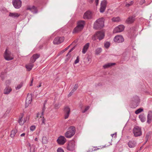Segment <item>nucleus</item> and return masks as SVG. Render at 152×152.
Wrapping results in <instances>:
<instances>
[{
  "mask_svg": "<svg viewBox=\"0 0 152 152\" xmlns=\"http://www.w3.org/2000/svg\"><path fill=\"white\" fill-rule=\"evenodd\" d=\"M104 18H102L98 19L94 22V28L96 29H101L104 26Z\"/></svg>",
  "mask_w": 152,
  "mask_h": 152,
  "instance_id": "1",
  "label": "nucleus"
},
{
  "mask_svg": "<svg viewBox=\"0 0 152 152\" xmlns=\"http://www.w3.org/2000/svg\"><path fill=\"white\" fill-rule=\"evenodd\" d=\"M140 102V99L138 96H135L132 98L130 105V107L135 108L137 107Z\"/></svg>",
  "mask_w": 152,
  "mask_h": 152,
  "instance_id": "2",
  "label": "nucleus"
},
{
  "mask_svg": "<svg viewBox=\"0 0 152 152\" xmlns=\"http://www.w3.org/2000/svg\"><path fill=\"white\" fill-rule=\"evenodd\" d=\"M75 132V128L74 126L69 127L67 131L65 133V136L67 138H70L73 136Z\"/></svg>",
  "mask_w": 152,
  "mask_h": 152,
  "instance_id": "3",
  "label": "nucleus"
},
{
  "mask_svg": "<svg viewBox=\"0 0 152 152\" xmlns=\"http://www.w3.org/2000/svg\"><path fill=\"white\" fill-rule=\"evenodd\" d=\"M4 56L5 59L7 61H10L13 59V54L7 49L4 52Z\"/></svg>",
  "mask_w": 152,
  "mask_h": 152,
  "instance_id": "4",
  "label": "nucleus"
},
{
  "mask_svg": "<svg viewBox=\"0 0 152 152\" xmlns=\"http://www.w3.org/2000/svg\"><path fill=\"white\" fill-rule=\"evenodd\" d=\"M75 141H70L67 145L66 149L68 151H73L75 149Z\"/></svg>",
  "mask_w": 152,
  "mask_h": 152,
  "instance_id": "5",
  "label": "nucleus"
},
{
  "mask_svg": "<svg viewBox=\"0 0 152 152\" xmlns=\"http://www.w3.org/2000/svg\"><path fill=\"white\" fill-rule=\"evenodd\" d=\"M133 132L134 136L136 137L140 136L142 134L141 129L138 126H136L134 127Z\"/></svg>",
  "mask_w": 152,
  "mask_h": 152,
  "instance_id": "6",
  "label": "nucleus"
},
{
  "mask_svg": "<svg viewBox=\"0 0 152 152\" xmlns=\"http://www.w3.org/2000/svg\"><path fill=\"white\" fill-rule=\"evenodd\" d=\"M12 4L16 9H19L21 6L22 1L20 0H12Z\"/></svg>",
  "mask_w": 152,
  "mask_h": 152,
  "instance_id": "7",
  "label": "nucleus"
},
{
  "mask_svg": "<svg viewBox=\"0 0 152 152\" xmlns=\"http://www.w3.org/2000/svg\"><path fill=\"white\" fill-rule=\"evenodd\" d=\"M66 139L63 136H60L57 140V142L60 145H63L66 142Z\"/></svg>",
  "mask_w": 152,
  "mask_h": 152,
  "instance_id": "8",
  "label": "nucleus"
},
{
  "mask_svg": "<svg viewBox=\"0 0 152 152\" xmlns=\"http://www.w3.org/2000/svg\"><path fill=\"white\" fill-rule=\"evenodd\" d=\"M107 4V2L106 0H104L101 1L100 4V12L101 13L103 12L105 10Z\"/></svg>",
  "mask_w": 152,
  "mask_h": 152,
  "instance_id": "9",
  "label": "nucleus"
},
{
  "mask_svg": "<svg viewBox=\"0 0 152 152\" xmlns=\"http://www.w3.org/2000/svg\"><path fill=\"white\" fill-rule=\"evenodd\" d=\"M107 4V2L106 0H104L101 1L100 4V12L101 13L103 12L105 10Z\"/></svg>",
  "mask_w": 152,
  "mask_h": 152,
  "instance_id": "10",
  "label": "nucleus"
},
{
  "mask_svg": "<svg viewBox=\"0 0 152 152\" xmlns=\"http://www.w3.org/2000/svg\"><path fill=\"white\" fill-rule=\"evenodd\" d=\"M64 38L63 37H57L55 38L53 41V43L55 45H58L63 42Z\"/></svg>",
  "mask_w": 152,
  "mask_h": 152,
  "instance_id": "11",
  "label": "nucleus"
},
{
  "mask_svg": "<svg viewBox=\"0 0 152 152\" xmlns=\"http://www.w3.org/2000/svg\"><path fill=\"white\" fill-rule=\"evenodd\" d=\"M32 100V94H27V98L26 100V104L25 107H27L29 104H30Z\"/></svg>",
  "mask_w": 152,
  "mask_h": 152,
  "instance_id": "12",
  "label": "nucleus"
},
{
  "mask_svg": "<svg viewBox=\"0 0 152 152\" xmlns=\"http://www.w3.org/2000/svg\"><path fill=\"white\" fill-rule=\"evenodd\" d=\"M124 25H119L114 29L113 31V33H117L121 32L124 30Z\"/></svg>",
  "mask_w": 152,
  "mask_h": 152,
  "instance_id": "13",
  "label": "nucleus"
},
{
  "mask_svg": "<svg viewBox=\"0 0 152 152\" xmlns=\"http://www.w3.org/2000/svg\"><path fill=\"white\" fill-rule=\"evenodd\" d=\"M64 118L66 119L68 118L70 114V109L67 106L65 107L64 109Z\"/></svg>",
  "mask_w": 152,
  "mask_h": 152,
  "instance_id": "14",
  "label": "nucleus"
},
{
  "mask_svg": "<svg viewBox=\"0 0 152 152\" xmlns=\"http://www.w3.org/2000/svg\"><path fill=\"white\" fill-rule=\"evenodd\" d=\"M114 41L118 43L122 42L124 41L123 37L121 35H118L115 37L113 39Z\"/></svg>",
  "mask_w": 152,
  "mask_h": 152,
  "instance_id": "15",
  "label": "nucleus"
},
{
  "mask_svg": "<svg viewBox=\"0 0 152 152\" xmlns=\"http://www.w3.org/2000/svg\"><path fill=\"white\" fill-rule=\"evenodd\" d=\"M92 13L90 11L86 12L83 16V18L84 19H90L92 18Z\"/></svg>",
  "mask_w": 152,
  "mask_h": 152,
  "instance_id": "16",
  "label": "nucleus"
},
{
  "mask_svg": "<svg viewBox=\"0 0 152 152\" xmlns=\"http://www.w3.org/2000/svg\"><path fill=\"white\" fill-rule=\"evenodd\" d=\"M97 39H98L99 40H101L104 39V32L102 31H98L96 33Z\"/></svg>",
  "mask_w": 152,
  "mask_h": 152,
  "instance_id": "17",
  "label": "nucleus"
},
{
  "mask_svg": "<svg viewBox=\"0 0 152 152\" xmlns=\"http://www.w3.org/2000/svg\"><path fill=\"white\" fill-rule=\"evenodd\" d=\"M135 16H130L126 20L125 22L128 24L133 23L135 20Z\"/></svg>",
  "mask_w": 152,
  "mask_h": 152,
  "instance_id": "18",
  "label": "nucleus"
},
{
  "mask_svg": "<svg viewBox=\"0 0 152 152\" xmlns=\"http://www.w3.org/2000/svg\"><path fill=\"white\" fill-rule=\"evenodd\" d=\"M127 145L130 148H134L136 146L137 143L134 140H131L127 142Z\"/></svg>",
  "mask_w": 152,
  "mask_h": 152,
  "instance_id": "19",
  "label": "nucleus"
},
{
  "mask_svg": "<svg viewBox=\"0 0 152 152\" xmlns=\"http://www.w3.org/2000/svg\"><path fill=\"white\" fill-rule=\"evenodd\" d=\"M152 121V111H149L147 115V122L150 124Z\"/></svg>",
  "mask_w": 152,
  "mask_h": 152,
  "instance_id": "20",
  "label": "nucleus"
},
{
  "mask_svg": "<svg viewBox=\"0 0 152 152\" xmlns=\"http://www.w3.org/2000/svg\"><path fill=\"white\" fill-rule=\"evenodd\" d=\"M40 55L39 54H34L31 58L30 61L32 63L34 62L36 60L40 57Z\"/></svg>",
  "mask_w": 152,
  "mask_h": 152,
  "instance_id": "21",
  "label": "nucleus"
},
{
  "mask_svg": "<svg viewBox=\"0 0 152 152\" xmlns=\"http://www.w3.org/2000/svg\"><path fill=\"white\" fill-rule=\"evenodd\" d=\"M77 26L78 27L83 29L85 24V22L84 20H79L77 22Z\"/></svg>",
  "mask_w": 152,
  "mask_h": 152,
  "instance_id": "22",
  "label": "nucleus"
},
{
  "mask_svg": "<svg viewBox=\"0 0 152 152\" xmlns=\"http://www.w3.org/2000/svg\"><path fill=\"white\" fill-rule=\"evenodd\" d=\"M12 89L10 87L6 86L4 90V94H8L12 91Z\"/></svg>",
  "mask_w": 152,
  "mask_h": 152,
  "instance_id": "23",
  "label": "nucleus"
},
{
  "mask_svg": "<svg viewBox=\"0 0 152 152\" xmlns=\"http://www.w3.org/2000/svg\"><path fill=\"white\" fill-rule=\"evenodd\" d=\"M89 43H87L84 46L82 50V52L83 54H85L86 53L89 48Z\"/></svg>",
  "mask_w": 152,
  "mask_h": 152,
  "instance_id": "24",
  "label": "nucleus"
},
{
  "mask_svg": "<svg viewBox=\"0 0 152 152\" xmlns=\"http://www.w3.org/2000/svg\"><path fill=\"white\" fill-rule=\"evenodd\" d=\"M33 63L30 61V62L29 64L26 65V68L28 71H30L33 67L34 66Z\"/></svg>",
  "mask_w": 152,
  "mask_h": 152,
  "instance_id": "25",
  "label": "nucleus"
},
{
  "mask_svg": "<svg viewBox=\"0 0 152 152\" xmlns=\"http://www.w3.org/2000/svg\"><path fill=\"white\" fill-rule=\"evenodd\" d=\"M27 9L31 11L32 12L34 13H36L37 12V10L36 7L34 6H33L31 7L28 8Z\"/></svg>",
  "mask_w": 152,
  "mask_h": 152,
  "instance_id": "26",
  "label": "nucleus"
},
{
  "mask_svg": "<svg viewBox=\"0 0 152 152\" xmlns=\"http://www.w3.org/2000/svg\"><path fill=\"white\" fill-rule=\"evenodd\" d=\"M20 15L16 13H11L10 12L9 14V16L12 17L13 18H17Z\"/></svg>",
  "mask_w": 152,
  "mask_h": 152,
  "instance_id": "27",
  "label": "nucleus"
},
{
  "mask_svg": "<svg viewBox=\"0 0 152 152\" xmlns=\"http://www.w3.org/2000/svg\"><path fill=\"white\" fill-rule=\"evenodd\" d=\"M83 29L79 27H78V26H77L74 29L73 31V33H78L81 31Z\"/></svg>",
  "mask_w": 152,
  "mask_h": 152,
  "instance_id": "28",
  "label": "nucleus"
},
{
  "mask_svg": "<svg viewBox=\"0 0 152 152\" xmlns=\"http://www.w3.org/2000/svg\"><path fill=\"white\" fill-rule=\"evenodd\" d=\"M115 64V63H108L104 65L103 67L105 69L114 65Z\"/></svg>",
  "mask_w": 152,
  "mask_h": 152,
  "instance_id": "29",
  "label": "nucleus"
},
{
  "mask_svg": "<svg viewBox=\"0 0 152 152\" xmlns=\"http://www.w3.org/2000/svg\"><path fill=\"white\" fill-rule=\"evenodd\" d=\"M139 117L142 122H143L145 121L146 118L144 114H140L139 115Z\"/></svg>",
  "mask_w": 152,
  "mask_h": 152,
  "instance_id": "30",
  "label": "nucleus"
},
{
  "mask_svg": "<svg viewBox=\"0 0 152 152\" xmlns=\"http://www.w3.org/2000/svg\"><path fill=\"white\" fill-rule=\"evenodd\" d=\"M42 143L43 144H46L48 143V141L47 137L45 136H43L42 138Z\"/></svg>",
  "mask_w": 152,
  "mask_h": 152,
  "instance_id": "31",
  "label": "nucleus"
},
{
  "mask_svg": "<svg viewBox=\"0 0 152 152\" xmlns=\"http://www.w3.org/2000/svg\"><path fill=\"white\" fill-rule=\"evenodd\" d=\"M17 130L16 129H15L12 130L10 136L11 137H14L15 136V134L17 132Z\"/></svg>",
  "mask_w": 152,
  "mask_h": 152,
  "instance_id": "32",
  "label": "nucleus"
},
{
  "mask_svg": "<svg viewBox=\"0 0 152 152\" xmlns=\"http://www.w3.org/2000/svg\"><path fill=\"white\" fill-rule=\"evenodd\" d=\"M102 51V49L101 48H97L95 51V54L97 55H99Z\"/></svg>",
  "mask_w": 152,
  "mask_h": 152,
  "instance_id": "33",
  "label": "nucleus"
},
{
  "mask_svg": "<svg viewBox=\"0 0 152 152\" xmlns=\"http://www.w3.org/2000/svg\"><path fill=\"white\" fill-rule=\"evenodd\" d=\"M78 84H76L74 87L72 89V90L71 91V93H73L78 88Z\"/></svg>",
  "mask_w": 152,
  "mask_h": 152,
  "instance_id": "34",
  "label": "nucleus"
},
{
  "mask_svg": "<svg viewBox=\"0 0 152 152\" xmlns=\"http://www.w3.org/2000/svg\"><path fill=\"white\" fill-rule=\"evenodd\" d=\"M112 20L114 22H118L120 20V18L118 17H113L112 19Z\"/></svg>",
  "mask_w": 152,
  "mask_h": 152,
  "instance_id": "35",
  "label": "nucleus"
},
{
  "mask_svg": "<svg viewBox=\"0 0 152 152\" xmlns=\"http://www.w3.org/2000/svg\"><path fill=\"white\" fill-rule=\"evenodd\" d=\"M11 79L7 80L5 82V84L6 86H9L11 84Z\"/></svg>",
  "mask_w": 152,
  "mask_h": 152,
  "instance_id": "36",
  "label": "nucleus"
},
{
  "mask_svg": "<svg viewBox=\"0 0 152 152\" xmlns=\"http://www.w3.org/2000/svg\"><path fill=\"white\" fill-rule=\"evenodd\" d=\"M47 102V101L45 100L43 104V107L42 108V112L41 113L42 115H44V113L45 110V104Z\"/></svg>",
  "mask_w": 152,
  "mask_h": 152,
  "instance_id": "37",
  "label": "nucleus"
},
{
  "mask_svg": "<svg viewBox=\"0 0 152 152\" xmlns=\"http://www.w3.org/2000/svg\"><path fill=\"white\" fill-rule=\"evenodd\" d=\"M22 118L23 116H22L20 118L19 120L18 121V122L21 125H23L24 123V121H23Z\"/></svg>",
  "mask_w": 152,
  "mask_h": 152,
  "instance_id": "38",
  "label": "nucleus"
},
{
  "mask_svg": "<svg viewBox=\"0 0 152 152\" xmlns=\"http://www.w3.org/2000/svg\"><path fill=\"white\" fill-rule=\"evenodd\" d=\"M143 109L142 108H140L137 110L135 112V113L136 114H138L141 112L143 111Z\"/></svg>",
  "mask_w": 152,
  "mask_h": 152,
  "instance_id": "39",
  "label": "nucleus"
},
{
  "mask_svg": "<svg viewBox=\"0 0 152 152\" xmlns=\"http://www.w3.org/2000/svg\"><path fill=\"white\" fill-rule=\"evenodd\" d=\"M110 45V43L109 42H106L104 43V46L106 48H108Z\"/></svg>",
  "mask_w": 152,
  "mask_h": 152,
  "instance_id": "40",
  "label": "nucleus"
},
{
  "mask_svg": "<svg viewBox=\"0 0 152 152\" xmlns=\"http://www.w3.org/2000/svg\"><path fill=\"white\" fill-rule=\"evenodd\" d=\"M22 86V84L21 83L20 84L17 85V86L15 87V89L16 90H18L20 89Z\"/></svg>",
  "mask_w": 152,
  "mask_h": 152,
  "instance_id": "41",
  "label": "nucleus"
},
{
  "mask_svg": "<svg viewBox=\"0 0 152 152\" xmlns=\"http://www.w3.org/2000/svg\"><path fill=\"white\" fill-rule=\"evenodd\" d=\"M97 38V36L96 35V33H95L92 36V39L93 41H95L96 40Z\"/></svg>",
  "mask_w": 152,
  "mask_h": 152,
  "instance_id": "42",
  "label": "nucleus"
},
{
  "mask_svg": "<svg viewBox=\"0 0 152 152\" xmlns=\"http://www.w3.org/2000/svg\"><path fill=\"white\" fill-rule=\"evenodd\" d=\"M133 1H132L130 2L129 3L126 4V6L127 7H129L130 6L132 5L133 3Z\"/></svg>",
  "mask_w": 152,
  "mask_h": 152,
  "instance_id": "43",
  "label": "nucleus"
},
{
  "mask_svg": "<svg viewBox=\"0 0 152 152\" xmlns=\"http://www.w3.org/2000/svg\"><path fill=\"white\" fill-rule=\"evenodd\" d=\"M4 72H1V74L0 77L1 79V80H4Z\"/></svg>",
  "mask_w": 152,
  "mask_h": 152,
  "instance_id": "44",
  "label": "nucleus"
},
{
  "mask_svg": "<svg viewBox=\"0 0 152 152\" xmlns=\"http://www.w3.org/2000/svg\"><path fill=\"white\" fill-rule=\"evenodd\" d=\"M57 152H64L63 149L61 148H58L57 150Z\"/></svg>",
  "mask_w": 152,
  "mask_h": 152,
  "instance_id": "45",
  "label": "nucleus"
},
{
  "mask_svg": "<svg viewBox=\"0 0 152 152\" xmlns=\"http://www.w3.org/2000/svg\"><path fill=\"white\" fill-rule=\"evenodd\" d=\"M89 108V106H87L86 107L85 110H83L82 111V113H84L85 112H86V111H87Z\"/></svg>",
  "mask_w": 152,
  "mask_h": 152,
  "instance_id": "46",
  "label": "nucleus"
},
{
  "mask_svg": "<svg viewBox=\"0 0 152 152\" xmlns=\"http://www.w3.org/2000/svg\"><path fill=\"white\" fill-rule=\"evenodd\" d=\"M60 105H61V104L60 103H57V104H55V108L56 109H58L60 107Z\"/></svg>",
  "mask_w": 152,
  "mask_h": 152,
  "instance_id": "47",
  "label": "nucleus"
},
{
  "mask_svg": "<svg viewBox=\"0 0 152 152\" xmlns=\"http://www.w3.org/2000/svg\"><path fill=\"white\" fill-rule=\"evenodd\" d=\"M35 129V126L34 125L31 126L30 127V129L31 131H34Z\"/></svg>",
  "mask_w": 152,
  "mask_h": 152,
  "instance_id": "48",
  "label": "nucleus"
},
{
  "mask_svg": "<svg viewBox=\"0 0 152 152\" xmlns=\"http://www.w3.org/2000/svg\"><path fill=\"white\" fill-rule=\"evenodd\" d=\"M79 61V56H77V57L76 60H75V64H76L78 63Z\"/></svg>",
  "mask_w": 152,
  "mask_h": 152,
  "instance_id": "49",
  "label": "nucleus"
},
{
  "mask_svg": "<svg viewBox=\"0 0 152 152\" xmlns=\"http://www.w3.org/2000/svg\"><path fill=\"white\" fill-rule=\"evenodd\" d=\"M145 0H141L140 3V4L142 5L145 2Z\"/></svg>",
  "mask_w": 152,
  "mask_h": 152,
  "instance_id": "50",
  "label": "nucleus"
},
{
  "mask_svg": "<svg viewBox=\"0 0 152 152\" xmlns=\"http://www.w3.org/2000/svg\"><path fill=\"white\" fill-rule=\"evenodd\" d=\"M43 119L42 120V123L43 124H45V119L44 118V117H43Z\"/></svg>",
  "mask_w": 152,
  "mask_h": 152,
  "instance_id": "51",
  "label": "nucleus"
},
{
  "mask_svg": "<svg viewBox=\"0 0 152 152\" xmlns=\"http://www.w3.org/2000/svg\"><path fill=\"white\" fill-rule=\"evenodd\" d=\"M111 135L112 137H113V136H114V137H116V133H114L113 134H111Z\"/></svg>",
  "mask_w": 152,
  "mask_h": 152,
  "instance_id": "52",
  "label": "nucleus"
},
{
  "mask_svg": "<svg viewBox=\"0 0 152 152\" xmlns=\"http://www.w3.org/2000/svg\"><path fill=\"white\" fill-rule=\"evenodd\" d=\"M95 2L96 6L98 5L99 4V0H95Z\"/></svg>",
  "mask_w": 152,
  "mask_h": 152,
  "instance_id": "53",
  "label": "nucleus"
},
{
  "mask_svg": "<svg viewBox=\"0 0 152 152\" xmlns=\"http://www.w3.org/2000/svg\"><path fill=\"white\" fill-rule=\"evenodd\" d=\"M69 46H68V47H66V48L64 50V51H66V50H67L69 48Z\"/></svg>",
  "mask_w": 152,
  "mask_h": 152,
  "instance_id": "54",
  "label": "nucleus"
},
{
  "mask_svg": "<svg viewBox=\"0 0 152 152\" xmlns=\"http://www.w3.org/2000/svg\"><path fill=\"white\" fill-rule=\"evenodd\" d=\"M25 134H26L25 133H22L20 135V136L22 137H24L25 136Z\"/></svg>",
  "mask_w": 152,
  "mask_h": 152,
  "instance_id": "55",
  "label": "nucleus"
},
{
  "mask_svg": "<svg viewBox=\"0 0 152 152\" xmlns=\"http://www.w3.org/2000/svg\"><path fill=\"white\" fill-rule=\"evenodd\" d=\"M72 51V50L70 49V50H69V52L68 53H67V54L66 56H67L68 55H69V53H70V52H71Z\"/></svg>",
  "mask_w": 152,
  "mask_h": 152,
  "instance_id": "56",
  "label": "nucleus"
},
{
  "mask_svg": "<svg viewBox=\"0 0 152 152\" xmlns=\"http://www.w3.org/2000/svg\"><path fill=\"white\" fill-rule=\"evenodd\" d=\"M40 114L39 113H38L37 114V117H39L40 116Z\"/></svg>",
  "mask_w": 152,
  "mask_h": 152,
  "instance_id": "57",
  "label": "nucleus"
},
{
  "mask_svg": "<svg viewBox=\"0 0 152 152\" xmlns=\"http://www.w3.org/2000/svg\"><path fill=\"white\" fill-rule=\"evenodd\" d=\"M94 148H95V149H94L93 150V151H95L96 150H97L98 149H99V148H97V147H94Z\"/></svg>",
  "mask_w": 152,
  "mask_h": 152,
  "instance_id": "58",
  "label": "nucleus"
},
{
  "mask_svg": "<svg viewBox=\"0 0 152 152\" xmlns=\"http://www.w3.org/2000/svg\"><path fill=\"white\" fill-rule=\"evenodd\" d=\"M89 0V1L91 3H92L94 1V0Z\"/></svg>",
  "mask_w": 152,
  "mask_h": 152,
  "instance_id": "59",
  "label": "nucleus"
},
{
  "mask_svg": "<svg viewBox=\"0 0 152 152\" xmlns=\"http://www.w3.org/2000/svg\"><path fill=\"white\" fill-rule=\"evenodd\" d=\"M73 93H71V92L68 95V96H71L72 95Z\"/></svg>",
  "mask_w": 152,
  "mask_h": 152,
  "instance_id": "60",
  "label": "nucleus"
},
{
  "mask_svg": "<svg viewBox=\"0 0 152 152\" xmlns=\"http://www.w3.org/2000/svg\"><path fill=\"white\" fill-rule=\"evenodd\" d=\"M149 19L151 20H152V15H151L150 16Z\"/></svg>",
  "mask_w": 152,
  "mask_h": 152,
  "instance_id": "61",
  "label": "nucleus"
},
{
  "mask_svg": "<svg viewBox=\"0 0 152 152\" xmlns=\"http://www.w3.org/2000/svg\"><path fill=\"white\" fill-rule=\"evenodd\" d=\"M75 47H73V48H72L71 49V50H72V51L74 49H75Z\"/></svg>",
  "mask_w": 152,
  "mask_h": 152,
  "instance_id": "62",
  "label": "nucleus"
},
{
  "mask_svg": "<svg viewBox=\"0 0 152 152\" xmlns=\"http://www.w3.org/2000/svg\"><path fill=\"white\" fill-rule=\"evenodd\" d=\"M75 47H73V48H72L71 49V50H72V51L74 49H75Z\"/></svg>",
  "mask_w": 152,
  "mask_h": 152,
  "instance_id": "63",
  "label": "nucleus"
},
{
  "mask_svg": "<svg viewBox=\"0 0 152 152\" xmlns=\"http://www.w3.org/2000/svg\"><path fill=\"white\" fill-rule=\"evenodd\" d=\"M75 47H73V48H72L71 49V50H72V51L74 49H75Z\"/></svg>",
  "mask_w": 152,
  "mask_h": 152,
  "instance_id": "64",
  "label": "nucleus"
}]
</instances>
